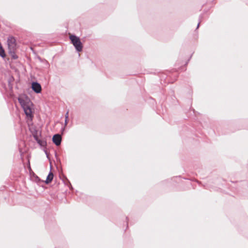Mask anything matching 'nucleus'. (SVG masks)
<instances>
[{"instance_id": "nucleus-1", "label": "nucleus", "mask_w": 248, "mask_h": 248, "mask_svg": "<svg viewBox=\"0 0 248 248\" xmlns=\"http://www.w3.org/2000/svg\"><path fill=\"white\" fill-rule=\"evenodd\" d=\"M18 100L24 109L26 115L27 116L31 117L32 115V110L31 108V102L30 99L27 96L24 97H20L18 98Z\"/></svg>"}, {"instance_id": "nucleus-2", "label": "nucleus", "mask_w": 248, "mask_h": 248, "mask_svg": "<svg viewBox=\"0 0 248 248\" xmlns=\"http://www.w3.org/2000/svg\"><path fill=\"white\" fill-rule=\"evenodd\" d=\"M69 38L76 50L78 52H81L82 50L83 46L79 38L75 35H71Z\"/></svg>"}, {"instance_id": "nucleus-3", "label": "nucleus", "mask_w": 248, "mask_h": 248, "mask_svg": "<svg viewBox=\"0 0 248 248\" xmlns=\"http://www.w3.org/2000/svg\"><path fill=\"white\" fill-rule=\"evenodd\" d=\"M7 45L9 52H14L16 48V39L13 37H9L7 40Z\"/></svg>"}, {"instance_id": "nucleus-4", "label": "nucleus", "mask_w": 248, "mask_h": 248, "mask_svg": "<svg viewBox=\"0 0 248 248\" xmlns=\"http://www.w3.org/2000/svg\"><path fill=\"white\" fill-rule=\"evenodd\" d=\"M31 88L32 90L37 93H41L42 90L41 85L37 82H32Z\"/></svg>"}, {"instance_id": "nucleus-5", "label": "nucleus", "mask_w": 248, "mask_h": 248, "mask_svg": "<svg viewBox=\"0 0 248 248\" xmlns=\"http://www.w3.org/2000/svg\"><path fill=\"white\" fill-rule=\"evenodd\" d=\"M52 140L56 145L59 146L61 143L62 137L60 134H55L53 137Z\"/></svg>"}, {"instance_id": "nucleus-6", "label": "nucleus", "mask_w": 248, "mask_h": 248, "mask_svg": "<svg viewBox=\"0 0 248 248\" xmlns=\"http://www.w3.org/2000/svg\"><path fill=\"white\" fill-rule=\"evenodd\" d=\"M33 137L37 142L42 147H44L46 145V142L45 140H41L36 135H34Z\"/></svg>"}, {"instance_id": "nucleus-7", "label": "nucleus", "mask_w": 248, "mask_h": 248, "mask_svg": "<svg viewBox=\"0 0 248 248\" xmlns=\"http://www.w3.org/2000/svg\"><path fill=\"white\" fill-rule=\"evenodd\" d=\"M53 174L52 172L50 171V172L49 173L48 175L47 176L46 180L45 181L46 183L49 184V183H50L52 181V180H53Z\"/></svg>"}, {"instance_id": "nucleus-8", "label": "nucleus", "mask_w": 248, "mask_h": 248, "mask_svg": "<svg viewBox=\"0 0 248 248\" xmlns=\"http://www.w3.org/2000/svg\"><path fill=\"white\" fill-rule=\"evenodd\" d=\"M0 56L2 58H4L5 56L4 50L2 48L0 44Z\"/></svg>"}, {"instance_id": "nucleus-9", "label": "nucleus", "mask_w": 248, "mask_h": 248, "mask_svg": "<svg viewBox=\"0 0 248 248\" xmlns=\"http://www.w3.org/2000/svg\"><path fill=\"white\" fill-rule=\"evenodd\" d=\"M68 113H69V111L68 110L65 115V119H68Z\"/></svg>"}, {"instance_id": "nucleus-10", "label": "nucleus", "mask_w": 248, "mask_h": 248, "mask_svg": "<svg viewBox=\"0 0 248 248\" xmlns=\"http://www.w3.org/2000/svg\"><path fill=\"white\" fill-rule=\"evenodd\" d=\"M68 124V119H65V122H64V124H65V126H66Z\"/></svg>"}, {"instance_id": "nucleus-11", "label": "nucleus", "mask_w": 248, "mask_h": 248, "mask_svg": "<svg viewBox=\"0 0 248 248\" xmlns=\"http://www.w3.org/2000/svg\"><path fill=\"white\" fill-rule=\"evenodd\" d=\"M199 26H200V23H199L198 24L197 27V29L199 28Z\"/></svg>"}]
</instances>
